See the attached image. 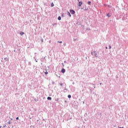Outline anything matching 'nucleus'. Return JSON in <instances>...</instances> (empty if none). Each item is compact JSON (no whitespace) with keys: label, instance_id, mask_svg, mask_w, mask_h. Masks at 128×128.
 Wrapping results in <instances>:
<instances>
[{"label":"nucleus","instance_id":"obj_1","mask_svg":"<svg viewBox=\"0 0 128 128\" xmlns=\"http://www.w3.org/2000/svg\"><path fill=\"white\" fill-rule=\"evenodd\" d=\"M91 54L92 56H96V58H98V52H92Z\"/></svg>","mask_w":128,"mask_h":128},{"label":"nucleus","instance_id":"obj_2","mask_svg":"<svg viewBox=\"0 0 128 128\" xmlns=\"http://www.w3.org/2000/svg\"><path fill=\"white\" fill-rule=\"evenodd\" d=\"M70 14H76V12H74V10H70Z\"/></svg>","mask_w":128,"mask_h":128},{"label":"nucleus","instance_id":"obj_3","mask_svg":"<svg viewBox=\"0 0 128 128\" xmlns=\"http://www.w3.org/2000/svg\"><path fill=\"white\" fill-rule=\"evenodd\" d=\"M61 72L62 74H64V72H66V70H64V68H62Z\"/></svg>","mask_w":128,"mask_h":128},{"label":"nucleus","instance_id":"obj_4","mask_svg":"<svg viewBox=\"0 0 128 128\" xmlns=\"http://www.w3.org/2000/svg\"><path fill=\"white\" fill-rule=\"evenodd\" d=\"M82 2H79V4H78V6H82Z\"/></svg>","mask_w":128,"mask_h":128},{"label":"nucleus","instance_id":"obj_5","mask_svg":"<svg viewBox=\"0 0 128 128\" xmlns=\"http://www.w3.org/2000/svg\"><path fill=\"white\" fill-rule=\"evenodd\" d=\"M47 99L48 100H52V98L51 97H48Z\"/></svg>","mask_w":128,"mask_h":128},{"label":"nucleus","instance_id":"obj_6","mask_svg":"<svg viewBox=\"0 0 128 128\" xmlns=\"http://www.w3.org/2000/svg\"><path fill=\"white\" fill-rule=\"evenodd\" d=\"M88 4L89 5V6H90V4H92V2L90 1H88Z\"/></svg>","mask_w":128,"mask_h":128},{"label":"nucleus","instance_id":"obj_7","mask_svg":"<svg viewBox=\"0 0 128 128\" xmlns=\"http://www.w3.org/2000/svg\"><path fill=\"white\" fill-rule=\"evenodd\" d=\"M51 6H52H52H54V3L52 2V3L51 4Z\"/></svg>","mask_w":128,"mask_h":128},{"label":"nucleus","instance_id":"obj_8","mask_svg":"<svg viewBox=\"0 0 128 128\" xmlns=\"http://www.w3.org/2000/svg\"><path fill=\"white\" fill-rule=\"evenodd\" d=\"M24 34V32H20V34L21 36H22L23 34Z\"/></svg>","mask_w":128,"mask_h":128},{"label":"nucleus","instance_id":"obj_9","mask_svg":"<svg viewBox=\"0 0 128 128\" xmlns=\"http://www.w3.org/2000/svg\"><path fill=\"white\" fill-rule=\"evenodd\" d=\"M58 20H62V17L58 16Z\"/></svg>","mask_w":128,"mask_h":128},{"label":"nucleus","instance_id":"obj_10","mask_svg":"<svg viewBox=\"0 0 128 128\" xmlns=\"http://www.w3.org/2000/svg\"><path fill=\"white\" fill-rule=\"evenodd\" d=\"M68 14L70 18V16H72V15L70 14V12H68Z\"/></svg>","mask_w":128,"mask_h":128},{"label":"nucleus","instance_id":"obj_11","mask_svg":"<svg viewBox=\"0 0 128 128\" xmlns=\"http://www.w3.org/2000/svg\"><path fill=\"white\" fill-rule=\"evenodd\" d=\"M68 98H72V96L68 95Z\"/></svg>","mask_w":128,"mask_h":128},{"label":"nucleus","instance_id":"obj_12","mask_svg":"<svg viewBox=\"0 0 128 128\" xmlns=\"http://www.w3.org/2000/svg\"><path fill=\"white\" fill-rule=\"evenodd\" d=\"M8 124H12V121L10 120L8 122Z\"/></svg>","mask_w":128,"mask_h":128},{"label":"nucleus","instance_id":"obj_13","mask_svg":"<svg viewBox=\"0 0 128 128\" xmlns=\"http://www.w3.org/2000/svg\"><path fill=\"white\" fill-rule=\"evenodd\" d=\"M44 74H48V72H44Z\"/></svg>","mask_w":128,"mask_h":128},{"label":"nucleus","instance_id":"obj_14","mask_svg":"<svg viewBox=\"0 0 128 128\" xmlns=\"http://www.w3.org/2000/svg\"><path fill=\"white\" fill-rule=\"evenodd\" d=\"M109 48H110H110H112V46H109Z\"/></svg>","mask_w":128,"mask_h":128},{"label":"nucleus","instance_id":"obj_15","mask_svg":"<svg viewBox=\"0 0 128 128\" xmlns=\"http://www.w3.org/2000/svg\"><path fill=\"white\" fill-rule=\"evenodd\" d=\"M60 42V44H62V42L60 41V42Z\"/></svg>","mask_w":128,"mask_h":128},{"label":"nucleus","instance_id":"obj_16","mask_svg":"<svg viewBox=\"0 0 128 128\" xmlns=\"http://www.w3.org/2000/svg\"><path fill=\"white\" fill-rule=\"evenodd\" d=\"M60 86H62V84L60 83Z\"/></svg>","mask_w":128,"mask_h":128},{"label":"nucleus","instance_id":"obj_17","mask_svg":"<svg viewBox=\"0 0 128 128\" xmlns=\"http://www.w3.org/2000/svg\"><path fill=\"white\" fill-rule=\"evenodd\" d=\"M16 120H18V117H17V118H16Z\"/></svg>","mask_w":128,"mask_h":128},{"label":"nucleus","instance_id":"obj_18","mask_svg":"<svg viewBox=\"0 0 128 128\" xmlns=\"http://www.w3.org/2000/svg\"><path fill=\"white\" fill-rule=\"evenodd\" d=\"M119 128H124V127H120L118 126Z\"/></svg>","mask_w":128,"mask_h":128},{"label":"nucleus","instance_id":"obj_19","mask_svg":"<svg viewBox=\"0 0 128 128\" xmlns=\"http://www.w3.org/2000/svg\"><path fill=\"white\" fill-rule=\"evenodd\" d=\"M106 48L107 50V48H108V47H106Z\"/></svg>","mask_w":128,"mask_h":128},{"label":"nucleus","instance_id":"obj_20","mask_svg":"<svg viewBox=\"0 0 128 128\" xmlns=\"http://www.w3.org/2000/svg\"><path fill=\"white\" fill-rule=\"evenodd\" d=\"M2 128V126H0V128Z\"/></svg>","mask_w":128,"mask_h":128},{"label":"nucleus","instance_id":"obj_21","mask_svg":"<svg viewBox=\"0 0 128 128\" xmlns=\"http://www.w3.org/2000/svg\"><path fill=\"white\" fill-rule=\"evenodd\" d=\"M36 62H38V61L36 60Z\"/></svg>","mask_w":128,"mask_h":128},{"label":"nucleus","instance_id":"obj_22","mask_svg":"<svg viewBox=\"0 0 128 128\" xmlns=\"http://www.w3.org/2000/svg\"><path fill=\"white\" fill-rule=\"evenodd\" d=\"M107 16H108V14Z\"/></svg>","mask_w":128,"mask_h":128},{"label":"nucleus","instance_id":"obj_23","mask_svg":"<svg viewBox=\"0 0 128 128\" xmlns=\"http://www.w3.org/2000/svg\"><path fill=\"white\" fill-rule=\"evenodd\" d=\"M107 16H108V14Z\"/></svg>","mask_w":128,"mask_h":128},{"label":"nucleus","instance_id":"obj_24","mask_svg":"<svg viewBox=\"0 0 128 128\" xmlns=\"http://www.w3.org/2000/svg\"><path fill=\"white\" fill-rule=\"evenodd\" d=\"M100 84H102V83H100Z\"/></svg>","mask_w":128,"mask_h":128}]
</instances>
